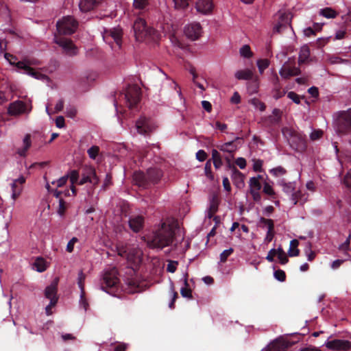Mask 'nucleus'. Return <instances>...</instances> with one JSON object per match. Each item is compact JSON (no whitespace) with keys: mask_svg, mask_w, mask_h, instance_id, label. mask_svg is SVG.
Returning a JSON list of instances; mask_svg holds the SVG:
<instances>
[{"mask_svg":"<svg viewBox=\"0 0 351 351\" xmlns=\"http://www.w3.org/2000/svg\"><path fill=\"white\" fill-rule=\"evenodd\" d=\"M205 175L210 179L213 178V175L211 170V160H208L204 167Z\"/></svg>","mask_w":351,"mask_h":351,"instance_id":"nucleus-58","label":"nucleus"},{"mask_svg":"<svg viewBox=\"0 0 351 351\" xmlns=\"http://www.w3.org/2000/svg\"><path fill=\"white\" fill-rule=\"evenodd\" d=\"M249 185L250 187V191H260L262 187L261 182H259V180H257L256 178H251L250 179Z\"/></svg>","mask_w":351,"mask_h":351,"instance_id":"nucleus-41","label":"nucleus"},{"mask_svg":"<svg viewBox=\"0 0 351 351\" xmlns=\"http://www.w3.org/2000/svg\"><path fill=\"white\" fill-rule=\"evenodd\" d=\"M276 256L279 259V262L281 265H285L289 262V258H287V254L281 247H279L276 249Z\"/></svg>","mask_w":351,"mask_h":351,"instance_id":"nucleus-36","label":"nucleus"},{"mask_svg":"<svg viewBox=\"0 0 351 351\" xmlns=\"http://www.w3.org/2000/svg\"><path fill=\"white\" fill-rule=\"evenodd\" d=\"M302 196V193L300 191H294L291 195V199L293 203V205H295L301 199Z\"/></svg>","mask_w":351,"mask_h":351,"instance_id":"nucleus-57","label":"nucleus"},{"mask_svg":"<svg viewBox=\"0 0 351 351\" xmlns=\"http://www.w3.org/2000/svg\"><path fill=\"white\" fill-rule=\"evenodd\" d=\"M106 34L109 35L115 42V43L120 47L121 45L122 40V29L120 28H113L109 31H106Z\"/></svg>","mask_w":351,"mask_h":351,"instance_id":"nucleus-25","label":"nucleus"},{"mask_svg":"<svg viewBox=\"0 0 351 351\" xmlns=\"http://www.w3.org/2000/svg\"><path fill=\"white\" fill-rule=\"evenodd\" d=\"M234 252V249L230 247L228 250H225L220 254V261L221 263L226 262L228 258Z\"/></svg>","mask_w":351,"mask_h":351,"instance_id":"nucleus-50","label":"nucleus"},{"mask_svg":"<svg viewBox=\"0 0 351 351\" xmlns=\"http://www.w3.org/2000/svg\"><path fill=\"white\" fill-rule=\"evenodd\" d=\"M186 36L191 40H197L202 34V27L199 23H193L184 28Z\"/></svg>","mask_w":351,"mask_h":351,"instance_id":"nucleus-14","label":"nucleus"},{"mask_svg":"<svg viewBox=\"0 0 351 351\" xmlns=\"http://www.w3.org/2000/svg\"><path fill=\"white\" fill-rule=\"evenodd\" d=\"M240 139L239 137H237L234 140L225 143L217 147L220 151L233 154L238 149V145L236 144V142ZM231 156L233 157V154H232Z\"/></svg>","mask_w":351,"mask_h":351,"instance_id":"nucleus-22","label":"nucleus"},{"mask_svg":"<svg viewBox=\"0 0 351 351\" xmlns=\"http://www.w3.org/2000/svg\"><path fill=\"white\" fill-rule=\"evenodd\" d=\"M163 176L162 171L158 168H149L146 173L136 171L133 175V181L139 187L147 189L157 184Z\"/></svg>","mask_w":351,"mask_h":351,"instance_id":"nucleus-3","label":"nucleus"},{"mask_svg":"<svg viewBox=\"0 0 351 351\" xmlns=\"http://www.w3.org/2000/svg\"><path fill=\"white\" fill-rule=\"evenodd\" d=\"M133 29L136 40L143 41L146 38H154L156 34V31L147 26V23L144 19L139 16L135 20L133 25Z\"/></svg>","mask_w":351,"mask_h":351,"instance_id":"nucleus-6","label":"nucleus"},{"mask_svg":"<svg viewBox=\"0 0 351 351\" xmlns=\"http://www.w3.org/2000/svg\"><path fill=\"white\" fill-rule=\"evenodd\" d=\"M34 266L36 268V270L39 272H43L46 270L47 265L46 261L42 257H38L34 263Z\"/></svg>","mask_w":351,"mask_h":351,"instance_id":"nucleus-33","label":"nucleus"},{"mask_svg":"<svg viewBox=\"0 0 351 351\" xmlns=\"http://www.w3.org/2000/svg\"><path fill=\"white\" fill-rule=\"evenodd\" d=\"M305 253L307 256V259L308 261H313L315 259V252L311 250V243H307V245H306V247L305 250Z\"/></svg>","mask_w":351,"mask_h":351,"instance_id":"nucleus-48","label":"nucleus"},{"mask_svg":"<svg viewBox=\"0 0 351 351\" xmlns=\"http://www.w3.org/2000/svg\"><path fill=\"white\" fill-rule=\"evenodd\" d=\"M54 42L62 48L66 55L73 56L77 54V47L71 39L55 35Z\"/></svg>","mask_w":351,"mask_h":351,"instance_id":"nucleus-11","label":"nucleus"},{"mask_svg":"<svg viewBox=\"0 0 351 351\" xmlns=\"http://www.w3.org/2000/svg\"><path fill=\"white\" fill-rule=\"evenodd\" d=\"M276 82L275 83V88L274 90V97L276 99H278L281 97H282L285 94L286 91L284 90H281V87L280 84H278V77H276Z\"/></svg>","mask_w":351,"mask_h":351,"instance_id":"nucleus-34","label":"nucleus"},{"mask_svg":"<svg viewBox=\"0 0 351 351\" xmlns=\"http://www.w3.org/2000/svg\"><path fill=\"white\" fill-rule=\"evenodd\" d=\"M252 104L258 108L261 112H263L265 110L266 106L265 104L262 102L261 101L258 100V99H254L252 101Z\"/></svg>","mask_w":351,"mask_h":351,"instance_id":"nucleus-61","label":"nucleus"},{"mask_svg":"<svg viewBox=\"0 0 351 351\" xmlns=\"http://www.w3.org/2000/svg\"><path fill=\"white\" fill-rule=\"evenodd\" d=\"M218 206H219V203H218L217 198L213 197L210 202V206H209V210H208V217L209 218H211L213 216V215L215 213H217V211L218 210Z\"/></svg>","mask_w":351,"mask_h":351,"instance_id":"nucleus-38","label":"nucleus"},{"mask_svg":"<svg viewBox=\"0 0 351 351\" xmlns=\"http://www.w3.org/2000/svg\"><path fill=\"white\" fill-rule=\"evenodd\" d=\"M299 241L297 239H293L290 242L288 254L289 256H298L300 254V250L298 248Z\"/></svg>","mask_w":351,"mask_h":351,"instance_id":"nucleus-29","label":"nucleus"},{"mask_svg":"<svg viewBox=\"0 0 351 351\" xmlns=\"http://www.w3.org/2000/svg\"><path fill=\"white\" fill-rule=\"evenodd\" d=\"M178 265V261H169L167 271L170 273H174L177 269V265Z\"/></svg>","mask_w":351,"mask_h":351,"instance_id":"nucleus-59","label":"nucleus"},{"mask_svg":"<svg viewBox=\"0 0 351 351\" xmlns=\"http://www.w3.org/2000/svg\"><path fill=\"white\" fill-rule=\"evenodd\" d=\"M144 225V218L141 215L134 216L129 219V226L134 232H140Z\"/></svg>","mask_w":351,"mask_h":351,"instance_id":"nucleus-19","label":"nucleus"},{"mask_svg":"<svg viewBox=\"0 0 351 351\" xmlns=\"http://www.w3.org/2000/svg\"><path fill=\"white\" fill-rule=\"evenodd\" d=\"M212 160L215 169H219L222 166L221 156L216 149L212 150Z\"/></svg>","mask_w":351,"mask_h":351,"instance_id":"nucleus-31","label":"nucleus"},{"mask_svg":"<svg viewBox=\"0 0 351 351\" xmlns=\"http://www.w3.org/2000/svg\"><path fill=\"white\" fill-rule=\"evenodd\" d=\"M187 277H188V274H186L184 280V287L181 289L180 293H181L182 296L184 298L192 299V298H193L192 291H191V289L189 288V285L188 283Z\"/></svg>","mask_w":351,"mask_h":351,"instance_id":"nucleus-28","label":"nucleus"},{"mask_svg":"<svg viewBox=\"0 0 351 351\" xmlns=\"http://www.w3.org/2000/svg\"><path fill=\"white\" fill-rule=\"evenodd\" d=\"M325 345L328 349L337 351H348L351 348V342L343 339L328 341Z\"/></svg>","mask_w":351,"mask_h":351,"instance_id":"nucleus-13","label":"nucleus"},{"mask_svg":"<svg viewBox=\"0 0 351 351\" xmlns=\"http://www.w3.org/2000/svg\"><path fill=\"white\" fill-rule=\"evenodd\" d=\"M189 0H173L176 8L184 9L189 5Z\"/></svg>","mask_w":351,"mask_h":351,"instance_id":"nucleus-60","label":"nucleus"},{"mask_svg":"<svg viewBox=\"0 0 351 351\" xmlns=\"http://www.w3.org/2000/svg\"><path fill=\"white\" fill-rule=\"evenodd\" d=\"M176 228L177 226L174 223L162 222L157 230L154 231L149 236H147V245L151 248L162 250L165 247L171 245L176 241L175 246H176L178 243L176 237L177 234L176 232Z\"/></svg>","mask_w":351,"mask_h":351,"instance_id":"nucleus-1","label":"nucleus"},{"mask_svg":"<svg viewBox=\"0 0 351 351\" xmlns=\"http://www.w3.org/2000/svg\"><path fill=\"white\" fill-rule=\"evenodd\" d=\"M23 144L24 147L23 149H21L19 151V154L21 156H24L26 154L27 151L31 146V139H30V135L27 134L25 135L24 139H23Z\"/></svg>","mask_w":351,"mask_h":351,"instance_id":"nucleus-37","label":"nucleus"},{"mask_svg":"<svg viewBox=\"0 0 351 351\" xmlns=\"http://www.w3.org/2000/svg\"><path fill=\"white\" fill-rule=\"evenodd\" d=\"M240 54L241 56L246 58H250L253 56V53L251 51L250 47L247 45H243L240 49Z\"/></svg>","mask_w":351,"mask_h":351,"instance_id":"nucleus-43","label":"nucleus"},{"mask_svg":"<svg viewBox=\"0 0 351 351\" xmlns=\"http://www.w3.org/2000/svg\"><path fill=\"white\" fill-rule=\"evenodd\" d=\"M69 178L70 179V182L72 184H75V183H78L79 179V172L77 170H72L70 171L69 174Z\"/></svg>","mask_w":351,"mask_h":351,"instance_id":"nucleus-52","label":"nucleus"},{"mask_svg":"<svg viewBox=\"0 0 351 351\" xmlns=\"http://www.w3.org/2000/svg\"><path fill=\"white\" fill-rule=\"evenodd\" d=\"M251 82H249L247 88L251 93H256L258 88V77H252Z\"/></svg>","mask_w":351,"mask_h":351,"instance_id":"nucleus-45","label":"nucleus"},{"mask_svg":"<svg viewBox=\"0 0 351 351\" xmlns=\"http://www.w3.org/2000/svg\"><path fill=\"white\" fill-rule=\"evenodd\" d=\"M104 0H81L79 4L82 12H86L93 10Z\"/></svg>","mask_w":351,"mask_h":351,"instance_id":"nucleus-21","label":"nucleus"},{"mask_svg":"<svg viewBox=\"0 0 351 351\" xmlns=\"http://www.w3.org/2000/svg\"><path fill=\"white\" fill-rule=\"evenodd\" d=\"M99 147L94 145L88 149L87 153L90 158L95 159L99 154Z\"/></svg>","mask_w":351,"mask_h":351,"instance_id":"nucleus-54","label":"nucleus"},{"mask_svg":"<svg viewBox=\"0 0 351 351\" xmlns=\"http://www.w3.org/2000/svg\"><path fill=\"white\" fill-rule=\"evenodd\" d=\"M292 16L291 13H283L279 17V21L274 28V32L280 33L282 29L287 28L290 25Z\"/></svg>","mask_w":351,"mask_h":351,"instance_id":"nucleus-18","label":"nucleus"},{"mask_svg":"<svg viewBox=\"0 0 351 351\" xmlns=\"http://www.w3.org/2000/svg\"><path fill=\"white\" fill-rule=\"evenodd\" d=\"M263 162L262 160H255L254 161V165H253V169L254 171H256V172H262L263 171V169H262V166H263Z\"/></svg>","mask_w":351,"mask_h":351,"instance_id":"nucleus-62","label":"nucleus"},{"mask_svg":"<svg viewBox=\"0 0 351 351\" xmlns=\"http://www.w3.org/2000/svg\"><path fill=\"white\" fill-rule=\"evenodd\" d=\"M269 173L273 176L278 178V177H280V176H282L285 174H286L287 170L284 167H282L281 166H278L277 167L270 169Z\"/></svg>","mask_w":351,"mask_h":351,"instance_id":"nucleus-39","label":"nucleus"},{"mask_svg":"<svg viewBox=\"0 0 351 351\" xmlns=\"http://www.w3.org/2000/svg\"><path fill=\"white\" fill-rule=\"evenodd\" d=\"M213 8V3L211 0H197L196 2V9L199 12L208 14Z\"/></svg>","mask_w":351,"mask_h":351,"instance_id":"nucleus-20","label":"nucleus"},{"mask_svg":"<svg viewBox=\"0 0 351 351\" xmlns=\"http://www.w3.org/2000/svg\"><path fill=\"white\" fill-rule=\"evenodd\" d=\"M86 277V274L83 272L82 270H80L78 273L77 284H78V286L82 292V298H83L84 295H85L84 282H85Z\"/></svg>","mask_w":351,"mask_h":351,"instance_id":"nucleus-35","label":"nucleus"},{"mask_svg":"<svg viewBox=\"0 0 351 351\" xmlns=\"http://www.w3.org/2000/svg\"><path fill=\"white\" fill-rule=\"evenodd\" d=\"M290 343L289 341L282 339H276L274 341L269 347L270 351H286Z\"/></svg>","mask_w":351,"mask_h":351,"instance_id":"nucleus-23","label":"nucleus"},{"mask_svg":"<svg viewBox=\"0 0 351 351\" xmlns=\"http://www.w3.org/2000/svg\"><path fill=\"white\" fill-rule=\"evenodd\" d=\"M119 283L118 271L114 267L104 271L100 287L103 291L112 294L117 289Z\"/></svg>","mask_w":351,"mask_h":351,"instance_id":"nucleus-5","label":"nucleus"},{"mask_svg":"<svg viewBox=\"0 0 351 351\" xmlns=\"http://www.w3.org/2000/svg\"><path fill=\"white\" fill-rule=\"evenodd\" d=\"M310 56V49L308 46L304 45L301 47L299 58H298V62L300 64L305 63L308 58Z\"/></svg>","mask_w":351,"mask_h":351,"instance_id":"nucleus-26","label":"nucleus"},{"mask_svg":"<svg viewBox=\"0 0 351 351\" xmlns=\"http://www.w3.org/2000/svg\"><path fill=\"white\" fill-rule=\"evenodd\" d=\"M277 183L282 186L283 192L289 195H291L295 190L296 183L295 182H287L285 179H280Z\"/></svg>","mask_w":351,"mask_h":351,"instance_id":"nucleus-24","label":"nucleus"},{"mask_svg":"<svg viewBox=\"0 0 351 351\" xmlns=\"http://www.w3.org/2000/svg\"><path fill=\"white\" fill-rule=\"evenodd\" d=\"M58 282L59 278L56 277L45 290V296L50 300L51 306H56L58 300L57 295Z\"/></svg>","mask_w":351,"mask_h":351,"instance_id":"nucleus-12","label":"nucleus"},{"mask_svg":"<svg viewBox=\"0 0 351 351\" xmlns=\"http://www.w3.org/2000/svg\"><path fill=\"white\" fill-rule=\"evenodd\" d=\"M263 192L273 198H275L276 193L272 186L267 182H265L263 184Z\"/></svg>","mask_w":351,"mask_h":351,"instance_id":"nucleus-46","label":"nucleus"},{"mask_svg":"<svg viewBox=\"0 0 351 351\" xmlns=\"http://www.w3.org/2000/svg\"><path fill=\"white\" fill-rule=\"evenodd\" d=\"M235 77L239 80H251L253 77V73L250 69L239 70L236 72Z\"/></svg>","mask_w":351,"mask_h":351,"instance_id":"nucleus-27","label":"nucleus"},{"mask_svg":"<svg viewBox=\"0 0 351 351\" xmlns=\"http://www.w3.org/2000/svg\"><path fill=\"white\" fill-rule=\"evenodd\" d=\"M25 182V178L23 176H21L18 179L14 180L12 183V198L13 200H16L20 196L23 191V185Z\"/></svg>","mask_w":351,"mask_h":351,"instance_id":"nucleus-17","label":"nucleus"},{"mask_svg":"<svg viewBox=\"0 0 351 351\" xmlns=\"http://www.w3.org/2000/svg\"><path fill=\"white\" fill-rule=\"evenodd\" d=\"M141 88L136 85L129 86L124 93V99L128 107L134 108L141 100Z\"/></svg>","mask_w":351,"mask_h":351,"instance_id":"nucleus-9","label":"nucleus"},{"mask_svg":"<svg viewBox=\"0 0 351 351\" xmlns=\"http://www.w3.org/2000/svg\"><path fill=\"white\" fill-rule=\"evenodd\" d=\"M319 14L327 19H334L337 16V12L331 8H325L319 10Z\"/></svg>","mask_w":351,"mask_h":351,"instance_id":"nucleus-32","label":"nucleus"},{"mask_svg":"<svg viewBox=\"0 0 351 351\" xmlns=\"http://www.w3.org/2000/svg\"><path fill=\"white\" fill-rule=\"evenodd\" d=\"M287 97L296 104H300V99L304 97V96L300 97L299 95L293 91L289 92L287 93Z\"/></svg>","mask_w":351,"mask_h":351,"instance_id":"nucleus-51","label":"nucleus"},{"mask_svg":"<svg viewBox=\"0 0 351 351\" xmlns=\"http://www.w3.org/2000/svg\"><path fill=\"white\" fill-rule=\"evenodd\" d=\"M337 124L339 134H351V108L340 113Z\"/></svg>","mask_w":351,"mask_h":351,"instance_id":"nucleus-8","label":"nucleus"},{"mask_svg":"<svg viewBox=\"0 0 351 351\" xmlns=\"http://www.w3.org/2000/svg\"><path fill=\"white\" fill-rule=\"evenodd\" d=\"M137 132L143 135H149L156 128L153 119L145 117H141L136 122Z\"/></svg>","mask_w":351,"mask_h":351,"instance_id":"nucleus-10","label":"nucleus"},{"mask_svg":"<svg viewBox=\"0 0 351 351\" xmlns=\"http://www.w3.org/2000/svg\"><path fill=\"white\" fill-rule=\"evenodd\" d=\"M343 184L348 188L351 187V169L344 176Z\"/></svg>","mask_w":351,"mask_h":351,"instance_id":"nucleus-64","label":"nucleus"},{"mask_svg":"<svg viewBox=\"0 0 351 351\" xmlns=\"http://www.w3.org/2000/svg\"><path fill=\"white\" fill-rule=\"evenodd\" d=\"M225 160H226L228 167L232 169V171L234 176H239L241 179H242L243 177V173L240 172L234 166L232 165L231 159L229 157H226Z\"/></svg>","mask_w":351,"mask_h":351,"instance_id":"nucleus-49","label":"nucleus"},{"mask_svg":"<svg viewBox=\"0 0 351 351\" xmlns=\"http://www.w3.org/2000/svg\"><path fill=\"white\" fill-rule=\"evenodd\" d=\"M282 133L293 149L299 152L305 151L307 147L305 136L288 127L283 128Z\"/></svg>","mask_w":351,"mask_h":351,"instance_id":"nucleus-4","label":"nucleus"},{"mask_svg":"<svg viewBox=\"0 0 351 351\" xmlns=\"http://www.w3.org/2000/svg\"><path fill=\"white\" fill-rule=\"evenodd\" d=\"M269 60L267 59H260L257 61V66L259 72L262 74L264 71L269 66Z\"/></svg>","mask_w":351,"mask_h":351,"instance_id":"nucleus-44","label":"nucleus"},{"mask_svg":"<svg viewBox=\"0 0 351 351\" xmlns=\"http://www.w3.org/2000/svg\"><path fill=\"white\" fill-rule=\"evenodd\" d=\"M149 3V0H134V6L136 9H144Z\"/></svg>","mask_w":351,"mask_h":351,"instance_id":"nucleus-55","label":"nucleus"},{"mask_svg":"<svg viewBox=\"0 0 351 351\" xmlns=\"http://www.w3.org/2000/svg\"><path fill=\"white\" fill-rule=\"evenodd\" d=\"M323 135V132L320 130H314L311 132L310 138L312 141L319 139Z\"/></svg>","mask_w":351,"mask_h":351,"instance_id":"nucleus-63","label":"nucleus"},{"mask_svg":"<svg viewBox=\"0 0 351 351\" xmlns=\"http://www.w3.org/2000/svg\"><path fill=\"white\" fill-rule=\"evenodd\" d=\"M127 284L131 292H137L138 291L139 286L138 282L136 280L132 278L128 279Z\"/></svg>","mask_w":351,"mask_h":351,"instance_id":"nucleus-47","label":"nucleus"},{"mask_svg":"<svg viewBox=\"0 0 351 351\" xmlns=\"http://www.w3.org/2000/svg\"><path fill=\"white\" fill-rule=\"evenodd\" d=\"M280 75L285 79L293 76L292 73H291V66H289L287 63H285L280 70Z\"/></svg>","mask_w":351,"mask_h":351,"instance_id":"nucleus-40","label":"nucleus"},{"mask_svg":"<svg viewBox=\"0 0 351 351\" xmlns=\"http://www.w3.org/2000/svg\"><path fill=\"white\" fill-rule=\"evenodd\" d=\"M27 112V106L22 101H17L10 104L8 108V113L10 115L17 116Z\"/></svg>","mask_w":351,"mask_h":351,"instance_id":"nucleus-16","label":"nucleus"},{"mask_svg":"<svg viewBox=\"0 0 351 351\" xmlns=\"http://www.w3.org/2000/svg\"><path fill=\"white\" fill-rule=\"evenodd\" d=\"M77 27L78 22L71 16H64L56 24L57 31L60 36L73 34Z\"/></svg>","mask_w":351,"mask_h":351,"instance_id":"nucleus-7","label":"nucleus"},{"mask_svg":"<svg viewBox=\"0 0 351 351\" xmlns=\"http://www.w3.org/2000/svg\"><path fill=\"white\" fill-rule=\"evenodd\" d=\"M4 56L11 65H14L17 69L23 70V73L29 75L37 80H44L49 79L47 75L35 71L30 66V65L38 64V62L37 60L25 58L22 61H18L16 56L9 53H5Z\"/></svg>","mask_w":351,"mask_h":351,"instance_id":"nucleus-2","label":"nucleus"},{"mask_svg":"<svg viewBox=\"0 0 351 351\" xmlns=\"http://www.w3.org/2000/svg\"><path fill=\"white\" fill-rule=\"evenodd\" d=\"M272 114V115L268 117V120L271 124H278L281 120V110L278 108H274L273 110Z\"/></svg>","mask_w":351,"mask_h":351,"instance_id":"nucleus-30","label":"nucleus"},{"mask_svg":"<svg viewBox=\"0 0 351 351\" xmlns=\"http://www.w3.org/2000/svg\"><path fill=\"white\" fill-rule=\"evenodd\" d=\"M67 206L66 202L63 199V198H60L59 199V206L58 213L60 216H63L66 210Z\"/></svg>","mask_w":351,"mask_h":351,"instance_id":"nucleus-53","label":"nucleus"},{"mask_svg":"<svg viewBox=\"0 0 351 351\" xmlns=\"http://www.w3.org/2000/svg\"><path fill=\"white\" fill-rule=\"evenodd\" d=\"M274 275L275 278L280 282H284L286 280V274L282 269L276 270Z\"/></svg>","mask_w":351,"mask_h":351,"instance_id":"nucleus-56","label":"nucleus"},{"mask_svg":"<svg viewBox=\"0 0 351 351\" xmlns=\"http://www.w3.org/2000/svg\"><path fill=\"white\" fill-rule=\"evenodd\" d=\"M259 226L261 227L267 226L268 230L274 229V223L272 219L261 217Z\"/></svg>","mask_w":351,"mask_h":351,"instance_id":"nucleus-42","label":"nucleus"},{"mask_svg":"<svg viewBox=\"0 0 351 351\" xmlns=\"http://www.w3.org/2000/svg\"><path fill=\"white\" fill-rule=\"evenodd\" d=\"M99 178L97 176L95 169L89 167L85 169V173L82 174V178L78 182L79 185H82L86 182H90L95 185L98 183Z\"/></svg>","mask_w":351,"mask_h":351,"instance_id":"nucleus-15","label":"nucleus"}]
</instances>
